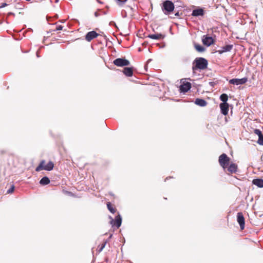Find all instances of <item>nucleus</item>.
<instances>
[{
	"mask_svg": "<svg viewBox=\"0 0 263 263\" xmlns=\"http://www.w3.org/2000/svg\"><path fill=\"white\" fill-rule=\"evenodd\" d=\"M208 61L203 58H197L193 63L192 70L194 73L198 69L204 70L207 68Z\"/></svg>",
	"mask_w": 263,
	"mask_h": 263,
	"instance_id": "nucleus-1",
	"label": "nucleus"
},
{
	"mask_svg": "<svg viewBox=\"0 0 263 263\" xmlns=\"http://www.w3.org/2000/svg\"><path fill=\"white\" fill-rule=\"evenodd\" d=\"M45 160H42L38 166H37L35 168V171L36 172H39L41 170H45L47 171H51L53 167L54 164L52 161H49L47 164H45Z\"/></svg>",
	"mask_w": 263,
	"mask_h": 263,
	"instance_id": "nucleus-2",
	"label": "nucleus"
},
{
	"mask_svg": "<svg viewBox=\"0 0 263 263\" xmlns=\"http://www.w3.org/2000/svg\"><path fill=\"white\" fill-rule=\"evenodd\" d=\"M162 9L165 14H169L174 10V5L172 1L166 0L163 3Z\"/></svg>",
	"mask_w": 263,
	"mask_h": 263,
	"instance_id": "nucleus-3",
	"label": "nucleus"
},
{
	"mask_svg": "<svg viewBox=\"0 0 263 263\" xmlns=\"http://www.w3.org/2000/svg\"><path fill=\"white\" fill-rule=\"evenodd\" d=\"M113 63L118 67H124L129 65L130 62L124 58H117L113 61Z\"/></svg>",
	"mask_w": 263,
	"mask_h": 263,
	"instance_id": "nucleus-4",
	"label": "nucleus"
},
{
	"mask_svg": "<svg viewBox=\"0 0 263 263\" xmlns=\"http://www.w3.org/2000/svg\"><path fill=\"white\" fill-rule=\"evenodd\" d=\"M230 158L226 154H222L219 157V163L220 165L225 169L228 165Z\"/></svg>",
	"mask_w": 263,
	"mask_h": 263,
	"instance_id": "nucleus-5",
	"label": "nucleus"
},
{
	"mask_svg": "<svg viewBox=\"0 0 263 263\" xmlns=\"http://www.w3.org/2000/svg\"><path fill=\"white\" fill-rule=\"evenodd\" d=\"M248 81L247 78H243L242 79H232L229 81V83L231 84L238 85L246 83Z\"/></svg>",
	"mask_w": 263,
	"mask_h": 263,
	"instance_id": "nucleus-6",
	"label": "nucleus"
},
{
	"mask_svg": "<svg viewBox=\"0 0 263 263\" xmlns=\"http://www.w3.org/2000/svg\"><path fill=\"white\" fill-rule=\"evenodd\" d=\"M237 220L239 224L240 229L243 230L245 228V218L242 213L239 212L237 214Z\"/></svg>",
	"mask_w": 263,
	"mask_h": 263,
	"instance_id": "nucleus-7",
	"label": "nucleus"
},
{
	"mask_svg": "<svg viewBox=\"0 0 263 263\" xmlns=\"http://www.w3.org/2000/svg\"><path fill=\"white\" fill-rule=\"evenodd\" d=\"M99 35L95 31L88 32L85 35V40L88 42H90L93 39L96 38Z\"/></svg>",
	"mask_w": 263,
	"mask_h": 263,
	"instance_id": "nucleus-8",
	"label": "nucleus"
},
{
	"mask_svg": "<svg viewBox=\"0 0 263 263\" xmlns=\"http://www.w3.org/2000/svg\"><path fill=\"white\" fill-rule=\"evenodd\" d=\"M202 41L204 45L209 47L214 43L213 39L211 36L204 35L202 37Z\"/></svg>",
	"mask_w": 263,
	"mask_h": 263,
	"instance_id": "nucleus-9",
	"label": "nucleus"
},
{
	"mask_svg": "<svg viewBox=\"0 0 263 263\" xmlns=\"http://www.w3.org/2000/svg\"><path fill=\"white\" fill-rule=\"evenodd\" d=\"M191 88V84L190 82H185L182 84L180 86L181 92L185 93L187 92Z\"/></svg>",
	"mask_w": 263,
	"mask_h": 263,
	"instance_id": "nucleus-10",
	"label": "nucleus"
},
{
	"mask_svg": "<svg viewBox=\"0 0 263 263\" xmlns=\"http://www.w3.org/2000/svg\"><path fill=\"white\" fill-rule=\"evenodd\" d=\"M204 14V11L203 8H198L193 10L192 15L193 16H203Z\"/></svg>",
	"mask_w": 263,
	"mask_h": 263,
	"instance_id": "nucleus-11",
	"label": "nucleus"
},
{
	"mask_svg": "<svg viewBox=\"0 0 263 263\" xmlns=\"http://www.w3.org/2000/svg\"><path fill=\"white\" fill-rule=\"evenodd\" d=\"M233 48V45H227L221 47L220 49L218 50L217 52L219 54H222L224 52H230Z\"/></svg>",
	"mask_w": 263,
	"mask_h": 263,
	"instance_id": "nucleus-12",
	"label": "nucleus"
},
{
	"mask_svg": "<svg viewBox=\"0 0 263 263\" xmlns=\"http://www.w3.org/2000/svg\"><path fill=\"white\" fill-rule=\"evenodd\" d=\"M220 108L221 112L223 115H227L228 114L229 111V104L225 103H221L220 104Z\"/></svg>",
	"mask_w": 263,
	"mask_h": 263,
	"instance_id": "nucleus-13",
	"label": "nucleus"
},
{
	"mask_svg": "<svg viewBox=\"0 0 263 263\" xmlns=\"http://www.w3.org/2000/svg\"><path fill=\"white\" fill-rule=\"evenodd\" d=\"M112 222H114V224L116 226L117 228H119L121 226L122 223V218L120 214H118V215L116 216L115 221H114V219H112L111 223H112Z\"/></svg>",
	"mask_w": 263,
	"mask_h": 263,
	"instance_id": "nucleus-14",
	"label": "nucleus"
},
{
	"mask_svg": "<svg viewBox=\"0 0 263 263\" xmlns=\"http://www.w3.org/2000/svg\"><path fill=\"white\" fill-rule=\"evenodd\" d=\"M148 37L149 38L153 39V40H159L163 39L165 37V35L161 33H155V34H149L148 35Z\"/></svg>",
	"mask_w": 263,
	"mask_h": 263,
	"instance_id": "nucleus-15",
	"label": "nucleus"
},
{
	"mask_svg": "<svg viewBox=\"0 0 263 263\" xmlns=\"http://www.w3.org/2000/svg\"><path fill=\"white\" fill-rule=\"evenodd\" d=\"M195 104L199 106L204 107L207 105V102L203 99L197 98L195 101Z\"/></svg>",
	"mask_w": 263,
	"mask_h": 263,
	"instance_id": "nucleus-16",
	"label": "nucleus"
},
{
	"mask_svg": "<svg viewBox=\"0 0 263 263\" xmlns=\"http://www.w3.org/2000/svg\"><path fill=\"white\" fill-rule=\"evenodd\" d=\"M123 72L127 77H132L133 74V68L125 67L124 68Z\"/></svg>",
	"mask_w": 263,
	"mask_h": 263,
	"instance_id": "nucleus-17",
	"label": "nucleus"
},
{
	"mask_svg": "<svg viewBox=\"0 0 263 263\" xmlns=\"http://www.w3.org/2000/svg\"><path fill=\"white\" fill-rule=\"evenodd\" d=\"M228 170L231 173H235L237 171V166L234 163H231L228 167Z\"/></svg>",
	"mask_w": 263,
	"mask_h": 263,
	"instance_id": "nucleus-18",
	"label": "nucleus"
},
{
	"mask_svg": "<svg viewBox=\"0 0 263 263\" xmlns=\"http://www.w3.org/2000/svg\"><path fill=\"white\" fill-rule=\"evenodd\" d=\"M253 183L259 187H263V179H255L253 180Z\"/></svg>",
	"mask_w": 263,
	"mask_h": 263,
	"instance_id": "nucleus-19",
	"label": "nucleus"
},
{
	"mask_svg": "<svg viewBox=\"0 0 263 263\" xmlns=\"http://www.w3.org/2000/svg\"><path fill=\"white\" fill-rule=\"evenodd\" d=\"M50 183V180L47 177H43L40 181V183L42 185H47Z\"/></svg>",
	"mask_w": 263,
	"mask_h": 263,
	"instance_id": "nucleus-20",
	"label": "nucleus"
},
{
	"mask_svg": "<svg viewBox=\"0 0 263 263\" xmlns=\"http://www.w3.org/2000/svg\"><path fill=\"white\" fill-rule=\"evenodd\" d=\"M194 47L196 50L199 52H202L204 51L205 49L204 47L198 44H195Z\"/></svg>",
	"mask_w": 263,
	"mask_h": 263,
	"instance_id": "nucleus-21",
	"label": "nucleus"
},
{
	"mask_svg": "<svg viewBox=\"0 0 263 263\" xmlns=\"http://www.w3.org/2000/svg\"><path fill=\"white\" fill-rule=\"evenodd\" d=\"M220 100L222 102V103H228V96L226 93H222L220 96Z\"/></svg>",
	"mask_w": 263,
	"mask_h": 263,
	"instance_id": "nucleus-22",
	"label": "nucleus"
},
{
	"mask_svg": "<svg viewBox=\"0 0 263 263\" xmlns=\"http://www.w3.org/2000/svg\"><path fill=\"white\" fill-rule=\"evenodd\" d=\"M107 206L108 210L112 213H115L116 212V209H114L111 205L110 202H108L107 204Z\"/></svg>",
	"mask_w": 263,
	"mask_h": 263,
	"instance_id": "nucleus-23",
	"label": "nucleus"
},
{
	"mask_svg": "<svg viewBox=\"0 0 263 263\" xmlns=\"http://www.w3.org/2000/svg\"><path fill=\"white\" fill-rule=\"evenodd\" d=\"M257 143L259 145H263V135L261 136L260 135V137H258Z\"/></svg>",
	"mask_w": 263,
	"mask_h": 263,
	"instance_id": "nucleus-24",
	"label": "nucleus"
},
{
	"mask_svg": "<svg viewBox=\"0 0 263 263\" xmlns=\"http://www.w3.org/2000/svg\"><path fill=\"white\" fill-rule=\"evenodd\" d=\"M254 134L257 135L258 136V137H260V135L261 136L263 135L261 132L258 129H255L254 130Z\"/></svg>",
	"mask_w": 263,
	"mask_h": 263,
	"instance_id": "nucleus-25",
	"label": "nucleus"
},
{
	"mask_svg": "<svg viewBox=\"0 0 263 263\" xmlns=\"http://www.w3.org/2000/svg\"><path fill=\"white\" fill-rule=\"evenodd\" d=\"M15 189V186L14 185L11 186L10 188L7 190V193L8 194H11L13 192Z\"/></svg>",
	"mask_w": 263,
	"mask_h": 263,
	"instance_id": "nucleus-26",
	"label": "nucleus"
},
{
	"mask_svg": "<svg viewBox=\"0 0 263 263\" xmlns=\"http://www.w3.org/2000/svg\"><path fill=\"white\" fill-rule=\"evenodd\" d=\"M127 0H117L119 5L122 6Z\"/></svg>",
	"mask_w": 263,
	"mask_h": 263,
	"instance_id": "nucleus-27",
	"label": "nucleus"
},
{
	"mask_svg": "<svg viewBox=\"0 0 263 263\" xmlns=\"http://www.w3.org/2000/svg\"><path fill=\"white\" fill-rule=\"evenodd\" d=\"M107 240L103 242V243L102 245V246H101V248L99 249V252H100L101 251H102V250H103V249L104 248V247H105L106 244L107 243Z\"/></svg>",
	"mask_w": 263,
	"mask_h": 263,
	"instance_id": "nucleus-28",
	"label": "nucleus"
},
{
	"mask_svg": "<svg viewBox=\"0 0 263 263\" xmlns=\"http://www.w3.org/2000/svg\"><path fill=\"white\" fill-rule=\"evenodd\" d=\"M63 29V26L61 25H59L57 27L56 30H61Z\"/></svg>",
	"mask_w": 263,
	"mask_h": 263,
	"instance_id": "nucleus-29",
	"label": "nucleus"
},
{
	"mask_svg": "<svg viewBox=\"0 0 263 263\" xmlns=\"http://www.w3.org/2000/svg\"><path fill=\"white\" fill-rule=\"evenodd\" d=\"M6 6H7V4L6 3H2L1 6H0V8H4Z\"/></svg>",
	"mask_w": 263,
	"mask_h": 263,
	"instance_id": "nucleus-30",
	"label": "nucleus"
},
{
	"mask_svg": "<svg viewBox=\"0 0 263 263\" xmlns=\"http://www.w3.org/2000/svg\"><path fill=\"white\" fill-rule=\"evenodd\" d=\"M95 16H96V17L98 16H99V14H98V13L97 12H96L95 13Z\"/></svg>",
	"mask_w": 263,
	"mask_h": 263,
	"instance_id": "nucleus-31",
	"label": "nucleus"
},
{
	"mask_svg": "<svg viewBox=\"0 0 263 263\" xmlns=\"http://www.w3.org/2000/svg\"><path fill=\"white\" fill-rule=\"evenodd\" d=\"M214 82H210V83H209L210 85L211 86H212L214 85Z\"/></svg>",
	"mask_w": 263,
	"mask_h": 263,
	"instance_id": "nucleus-32",
	"label": "nucleus"
},
{
	"mask_svg": "<svg viewBox=\"0 0 263 263\" xmlns=\"http://www.w3.org/2000/svg\"><path fill=\"white\" fill-rule=\"evenodd\" d=\"M53 0H51V1H52ZM55 3H58L59 2V0H54Z\"/></svg>",
	"mask_w": 263,
	"mask_h": 263,
	"instance_id": "nucleus-33",
	"label": "nucleus"
},
{
	"mask_svg": "<svg viewBox=\"0 0 263 263\" xmlns=\"http://www.w3.org/2000/svg\"><path fill=\"white\" fill-rule=\"evenodd\" d=\"M175 15L176 16H179V12H177L175 13Z\"/></svg>",
	"mask_w": 263,
	"mask_h": 263,
	"instance_id": "nucleus-34",
	"label": "nucleus"
},
{
	"mask_svg": "<svg viewBox=\"0 0 263 263\" xmlns=\"http://www.w3.org/2000/svg\"><path fill=\"white\" fill-rule=\"evenodd\" d=\"M112 234L110 235V236H109V239L111 238V237H112Z\"/></svg>",
	"mask_w": 263,
	"mask_h": 263,
	"instance_id": "nucleus-35",
	"label": "nucleus"
},
{
	"mask_svg": "<svg viewBox=\"0 0 263 263\" xmlns=\"http://www.w3.org/2000/svg\"><path fill=\"white\" fill-rule=\"evenodd\" d=\"M36 55H37V57H39V54H38V51L36 52Z\"/></svg>",
	"mask_w": 263,
	"mask_h": 263,
	"instance_id": "nucleus-36",
	"label": "nucleus"
}]
</instances>
